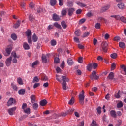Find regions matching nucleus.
<instances>
[{
	"label": "nucleus",
	"instance_id": "nucleus-55",
	"mask_svg": "<svg viewBox=\"0 0 126 126\" xmlns=\"http://www.w3.org/2000/svg\"><path fill=\"white\" fill-rule=\"evenodd\" d=\"M121 40V38L119 36H116L114 38V41L115 42H119Z\"/></svg>",
	"mask_w": 126,
	"mask_h": 126
},
{
	"label": "nucleus",
	"instance_id": "nucleus-10",
	"mask_svg": "<svg viewBox=\"0 0 126 126\" xmlns=\"http://www.w3.org/2000/svg\"><path fill=\"white\" fill-rule=\"evenodd\" d=\"M75 11V9L73 8H70L68 10V15L69 16H72V15L73 14V12Z\"/></svg>",
	"mask_w": 126,
	"mask_h": 126
},
{
	"label": "nucleus",
	"instance_id": "nucleus-46",
	"mask_svg": "<svg viewBox=\"0 0 126 126\" xmlns=\"http://www.w3.org/2000/svg\"><path fill=\"white\" fill-rule=\"evenodd\" d=\"M120 92H121V91H119L117 93L115 94V98H119L121 97V96H120Z\"/></svg>",
	"mask_w": 126,
	"mask_h": 126
},
{
	"label": "nucleus",
	"instance_id": "nucleus-61",
	"mask_svg": "<svg viewBox=\"0 0 126 126\" xmlns=\"http://www.w3.org/2000/svg\"><path fill=\"white\" fill-rule=\"evenodd\" d=\"M12 88L14 90H17V86L16 85L13 84V83L11 84Z\"/></svg>",
	"mask_w": 126,
	"mask_h": 126
},
{
	"label": "nucleus",
	"instance_id": "nucleus-35",
	"mask_svg": "<svg viewBox=\"0 0 126 126\" xmlns=\"http://www.w3.org/2000/svg\"><path fill=\"white\" fill-rule=\"evenodd\" d=\"M68 104L69 105H72L73 104H74V97H72L71 99L69 100Z\"/></svg>",
	"mask_w": 126,
	"mask_h": 126
},
{
	"label": "nucleus",
	"instance_id": "nucleus-5",
	"mask_svg": "<svg viewBox=\"0 0 126 126\" xmlns=\"http://www.w3.org/2000/svg\"><path fill=\"white\" fill-rule=\"evenodd\" d=\"M11 56H12V57H13V58H14V59L12 60L13 63H17V59H16V58L17 59H19L20 56L19 55H17L16 54V52H12Z\"/></svg>",
	"mask_w": 126,
	"mask_h": 126
},
{
	"label": "nucleus",
	"instance_id": "nucleus-17",
	"mask_svg": "<svg viewBox=\"0 0 126 126\" xmlns=\"http://www.w3.org/2000/svg\"><path fill=\"white\" fill-rule=\"evenodd\" d=\"M114 77H115V75H114V73L113 72H111L109 73L107 78L113 80V79H114Z\"/></svg>",
	"mask_w": 126,
	"mask_h": 126
},
{
	"label": "nucleus",
	"instance_id": "nucleus-12",
	"mask_svg": "<svg viewBox=\"0 0 126 126\" xmlns=\"http://www.w3.org/2000/svg\"><path fill=\"white\" fill-rule=\"evenodd\" d=\"M53 19L54 21H59L61 18L58 14H54L53 15Z\"/></svg>",
	"mask_w": 126,
	"mask_h": 126
},
{
	"label": "nucleus",
	"instance_id": "nucleus-47",
	"mask_svg": "<svg viewBox=\"0 0 126 126\" xmlns=\"http://www.w3.org/2000/svg\"><path fill=\"white\" fill-rule=\"evenodd\" d=\"M116 68V63H113L111 66V70H114Z\"/></svg>",
	"mask_w": 126,
	"mask_h": 126
},
{
	"label": "nucleus",
	"instance_id": "nucleus-23",
	"mask_svg": "<svg viewBox=\"0 0 126 126\" xmlns=\"http://www.w3.org/2000/svg\"><path fill=\"white\" fill-rule=\"evenodd\" d=\"M17 81L18 83L20 84V85H23V81L22 80V78L19 77L17 79Z\"/></svg>",
	"mask_w": 126,
	"mask_h": 126
},
{
	"label": "nucleus",
	"instance_id": "nucleus-1",
	"mask_svg": "<svg viewBox=\"0 0 126 126\" xmlns=\"http://www.w3.org/2000/svg\"><path fill=\"white\" fill-rule=\"evenodd\" d=\"M61 80L63 81L62 83L63 90H66V82H68L69 79L65 76H62Z\"/></svg>",
	"mask_w": 126,
	"mask_h": 126
},
{
	"label": "nucleus",
	"instance_id": "nucleus-44",
	"mask_svg": "<svg viewBox=\"0 0 126 126\" xmlns=\"http://www.w3.org/2000/svg\"><path fill=\"white\" fill-rule=\"evenodd\" d=\"M18 93L20 94H24L25 93V90L22 89L18 91Z\"/></svg>",
	"mask_w": 126,
	"mask_h": 126
},
{
	"label": "nucleus",
	"instance_id": "nucleus-28",
	"mask_svg": "<svg viewBox=\"0 0 126 126\" xmlns=\"http://www.w3.org/2000/svg\"><path fill=\"white\" fill-rule=\"evenodd\" d=\"M119 47L120 48H122V49H125L126 45L125 44V43L120 42H119Z\"/></svg>",
	"mask_w": 126,
	"mask_h": 126
},
{
	"label": "nucleus",
	"instance_id": "nucleus-58",
	"mask_svg": "<svg viewBox=\"0 0 126 126\" xmlns=\"http://www.w3.org/2000/svg\"><path fill=\"white\" fill-rule=\"evenodd\" d=\"M54 29V25H49L48 27H47V29L48 30H52V29Z\"/></svg>",
	"mask_w": 126,
	"mask_h": 126
},
{
	"label": "nucleus",
	"instance_id": "nucleus-34",
	"mask_svg": "<svg viewBox=\"0 0 126 126\" xmlns=\"http://www.w3.org/2000/svg\"><path fill=\"white\" fill-rule=\"evenodd\" d=\"M11 38L13 40H14V41H16V39H17V36H16V34L13 33L11 34Z\"/></svg>",
	"mask_w": 126,
	"mask_h": 126
},
{
	"label": "nucleus",
	"instance_id": "nucleus-22",
	"mask_svg": "<svg viewBox=\"0 0 126 126\" xmlns=\"http://www.w3.org/2000/svg\"><path fill=\"white\" fill-rule=\"evenodd\" d=\"M54 26L56 27V28H58V29H62V26H61V25L59 23H58V22H55L53 24Z\"/></svg>",
	"mask_w": 126,
	"mask_h": 126
},
{
	"label": "nucleus",
	"instance_id": "nucleus-63",
	"mask_svg": "<svg viewBox=\"0 0 126 126\" xmlns=\"http://www.w3.org/2000/svg\"><path fill=\"white\" fill-rule=\"evenodd\" d=\"M121 125H122V120H118L117 121V124H116V126H121Z\"/></svg>",
	"mask_w": 126,
	"mask_h": 126
},
{
	"label": "nucleus",
	"instance_id": "nucleus-27",
	"mask_svg": "<svg viewBox=\"0 0 126 126\" xmlns=\"http://www.w3.org/2000/svg\"><path fill=\"white\" fill-rule=\"evenodd\" d=\"M27 36L28 37H30L32 36V32H31V31L28 30L26 32Z\"/></svg>",
	"mask_w": 126,
	"mask_h": 126
},
{
	"label": "nucleus",
	"instance_id": "nucleus-20",
	"mask_svg": "<svg viewBox=\"0 0 126 126\" xmlns=\"http://www.w3.org/2000/svg\"><path fill=\"white\" fill-rule=\"evenodd\" d=\"M117 5L120 9H125V4L123 3H119Z\"/></svg>",
	"mask_w": 126,
	"mask_h": 126
},
{
	"label": "nucleus",
	"instance_id": "nucleus-51",
	"mask_svg": "<svg viewBox=\"0 0 126 126\" xmlns=\"http://www.w3.org/2000/svg\"><path fill=\"white\" fill-rule=\"evenodd\" d=\"M29 19L30 20V21H33V20H34L35 19L34 18V17H33V15L30 14L29 16Z\"/></svg>",
	"mask_w": 126,
	"mask_h": 126
},
{
	"label": "nucleus",
	"instance_id": "nucleus-30",
	"mask_svg": "<svg viewBox=\"0 0 126 126\" xmlns=\"http://www.w3.org/2000/svg\"><path fill=\"white\" fill-rule=\"evenodd\" d=\"M75 34L76 36H79L81 34V31L80 30H77L75 32Z\"/></svg>",
	"mask_w": 126,
	"mask_h": 126
},
{
	"label": "nucleus",
	"instance_id": "nucleus-14",
	"mask_svg": "<svg viewBox=\"0 0 126 126\" xmlns=\"http://www.w3.org/2000/svg\"><path fill=\"white\" fill-rule=\"evenodd\" d=\"M47 104H48V101H47L46 100V99H43V100L40 101V105L42 107H45V106H46V105H47Z\"/></svg>",
	"mask_w": 126,
	"mask_h": 126
},
{
	"label": "nucleus",
	"instance_id": "nucleus-42",
	"mask_svg": "<svg viewBox=\"0 0 126 126\" xmlns=\"http://www.w3.org/2000/svg\"><path fill=\"white\" fill-rule=\"evenodd\" d=\"M90 126H98V124H97L96 121H95L94 120H93Z\"/></svg>",
	"mask_w": 126,
	"mask_h": 126
},
{
	"label": "nucleus",
	"instance_id": "nucleus-43",
	"mask_svg": "<svg viewBox=\"0 0 126 126\" xmlns=\"http://www.w3.org/2000/svg\"><path fill=\"white\" fill-rule=\"evenodd\" d=\"M110 57L112 59H116L118 57V54L117 53H113L111 54Z\"/></svg>",
	"mask_w": 126,
	"mask_h": 126
},
{
	"label": "nucleus",
	"instance_id": "nucleus-33",
	"mask_svg": "<svg viewBox=\"0 0 126 126\" xmlns=\"http://www.w3.org/2000/svg\"><path fill=\"white\" fill-rule=\"evenodd\" d=\"M48 80L49 79L48 78V77L46 75H43L41 77V80H42L43 81H48Z\"/></svg>",
	"mask_w": 126,
	"mask_h": 126
},
{
	"label": "nucleus",
	"instance_id": "nucleus-60",
	"mask_svg": "<svg viewBox=\"0 0 126 126\" xmlns=\"http://www.w3.org/2000/svg\"><path fill=\"white\" fill-rule=\"evenodd\" d=\"M86 21V19H84V18H83V19H81L80 21H79V23L80 24H82L83 23H84L85 21Z\"/></svg>",
	"mask_w": 126,
	"mask_h": 126
},
{
	"label": "nucleus",
	"instance_id": "nucleus-18",
	"mask_svg": "<svg viewBox=\"0 0 126 126\" xmlns=\"http://www.w3.org/2000/svg\"><path fill=\"white\" fill-rule=\"evenodd\" d=\"M32 40L33 42L36 43L38 41V36L36 35V33H34L32 37Z\"/></svg>",
	"mask_w": 126,
	"mask_h": 126
},
{
	"label": "nucleus",
	"instance_id": "nucleus-38",
	"mask_svg": "<svg viewBox=\"0 0 126 126\" xmlns=\"http://www.w3.org/2000/svg\"><path fill=\"white\" fill-rule=\"evenodd\" d=\"M90 35V32H86L83 34V37L85 38L86 37H88L89 35Z\"/></svg>",
	"mask_w": 126,
	"mask_h": 126
},
{
	"label": "nucleus",
	"instance_id": "nucleus-31",
	"mask_svg": "<svg viewBox=\"0 0 126 126\" xmlns=\"http://www.w3.org/2000/svg\"><path fill=\"white\" fill-rule=\"evenodd\" d=\"M72 112H74V108H70V109H69L67 111V114L71 115V114H72Z\"/></svg>",
	"mask_w": 126,
	"mask_h": 126
},
{
	"label": "nucleus",
	"instance_id": "nucleus-56",
	"mask_svg": "<svg viewBox=\"0 0 126 126\" xmlns=\"http://www.w3.org/2000/svg\"><path fill=\"white\" fill-rule=\"evenodd\" d=\"M120 20L122 22H124V23H126V18L124 17H121Z\"/></svg>",
	"mask_w": 126,
	"mask_h": 126
},
{
	"label": "nucleus",
	"instance_id": "nucleus-36",
	"mask_svg": "<svg viewBox=\"0 0 126 126\" xmlns=\"http://www.w3.org/2000/svg\"><path fill=\"white\" fill-rule=\"evenodd\" d=\"M77 4H78L79 6H80V7H85V6H86V4L82 2H78Z\"/></svg>",
	"mask_w": 126,
	"mask_h": 126
},
{
	"label": "nucleus",
	"instance_id": "nucleus-3",
	"mask_svg": "<svg viewBox=\"0 0 126 126\" xmlns=\"http://www.w3.org/2000/svg\"><path fill=\"white\" fill-rule=\"evenodd\" d=\"M11 51H12V45H10L8 46L7 48H6L5 51L6 53H3L4 56L6 57L10 55V53H11Z\"/></svg>",
	"mask_w": 126,
	"mask_h": 126
},
{
	"label": "nucleus",
	"instance_id": "nucleus-49",
	"mask_svg": "<svg viewBox=\"0 0 126 126\" xmlns=\"http://www.w3.org/2000/svg\"><path fill=\"white\" fill-rule=\"evenodd\" d=\"M95 27L96 29H100L101 28V24L97 23L95 24Z\"/></svg>",
	"mask_w": 126,
	"mask_h": 126
},
{
	"label": "nucleus",
	"instance_id": "nucleus-11",
	"mask_svg": "<svg viewBox=\"0 0 126 126\" xmlns=\"http://www.w3.org/2000/svg\"><path fill=\"white\" fill-rule=\"evenodd\" d=\"M110 7V5L104 6L103 7H102L101 9V12H106L107 10H108Z\"/></svg>",
	"mask_w": 126,
	"mask_h": 126
},
{
	"label": "nucleus",
	"instance_id": "nucleus-6",
	"mask_svg": "<svg viewBox=\"0 0 126 126\" xmlns=\"http://www.w3.org/2000/svg\"><path fill=\"white\" fill-rule=\"evenodd\" d=\"M101 48L103 52L107 53L108 51V43L106 42H103L101 44Z\"/></svg>",
	"mask_w": 126,
	"mask_h": 126
},
{
	"label": "nucleus",
	"instance_id": "nucleus-40",
	"mask_svg": "<svg viewBox=\"0 0 126 126\" xmlns=\"http://www.w3.org/2000/svg\"><path fill=\"white\" fill-rule=\"evenodd\" d=\"M102 107H98L97 109H96V111L98 113V115H100L101 114V113H102Z\"/></svg>",
	"mask_w": 126,
	"mask_h": 126
},
{
	"label": "nucleus",
	"instance_id": "nucleus-32",
	"mask_svg": "<svg viewBox=\"0 0 126 126\" xmlns=\"http://www.w3.org/2000/svg\"><path fill=\"white\" fill-rule=\"evenodd\" d=\"M67 63L69 65H72V64H73V61H72V59H68Z\"/></svg>",
	"mask_w": 126,
	"mask_h": 126
},
{
	"label": "nucleus",
	"instance_id": "nucleus-52",
	"mask_svg": "<svg viewBox=\"0 0 126 126\" xmlns=\"http://www.w3.org/2000/svg\"><path fill=\"white\" fill-rule=\"evenodd\" d=\"M38 63H39V61H35L34 62H33L32 64V67L34 68L35 66L37 65L38 64Z\"/></svg>",
	"mask_w": 126,
	"mask_h": 126
},
{
	"label": "nucleus",
	"instance_id": "nucleus-57",
	"mask_svg": "<svg viewBox=\"0 0 126 126\" xmlns=\"http://www.w3.org/2000/svg\"><path fill=\"white\" fill-rule=\"evenodd\" d=\"M59 4L60 6H63V0H58Z\"/></svg>",
	"mask_w": 126,
	"mask_h": 126
},
{
	"label": "nucleus",
	"instance_id": "nucleus-26",
	"mask_svg": "<svg viewBox=\"0 0 126 126\" xmlns=\"http://www.w3.org/2000/svg\"><path fill=\"white\" fill-rule=\"evenodd\" d=\"M42 63H47V57L45 56V55H42Z\"/></svg>",
	"mask_w": 126,
	"mask_h": 126
},
{
	"label": "nucleus",
	"instance_id": "nucleus-64",
	"mask_svg": "<svg viewBox=\"0 0 126 126\" xmlns=\"http://www.w3.org/2000/svg\"><path fill=\"white\" fill-rule=\"evenodd\" d=\"M28 43H29V44H32V39H31V37H28Z\"/></svg>",
	"mask_w": 126,
	"mask_h": 126
},
{
	"label": "nucleus",
	"instance_id": "nucleus-48",
	"mask_svg": "<svg viewBox=\"0 0 126 126\" xmlns=\"http://www.w3.org/2000/svg\"><path fill=\"white\" fill-rule=\"evenodd\" d=\"M54 63H60V59L58 57H56L54 59Z\"/></svg>",
	"mask_w": 126,
	"mask_h": 126
},
{
	"label": "nucleus",
	"instance_id": "nucleus-62",
	"mask_svg": "<svg viewBox=\"0 0 126 126\" xmlns=\"http://www.w3.org/2000/svg\"><path fill=\"white\" fill-rule=\"evenodd\" d=\"M97 66H98V64H97V63H94L93 64V68L94 69H96V68H97Z\"/></svg>",
	"mask_w": 126,
	"mask_h": 126
},
{
	"label": "nucleus",
	"instance_id": "nucleus-53",
	"mask_svg": "<svg viewBox=\"0 0 126 126\" xmlns=\"http://www.w3.org/2000/svg\"><path fill=\"white\" fill-rule=\"evenodd\" d=\"M78 63H83V57H80L79 58Z\"/></svg>",
	"mask_w": 126,
	"mask_h": 126
},
{
	"label": "nucleus",
	"instance_id": "nucleus-9",
	"mask_svg": "<svg viewBox=\"0 0 126 126\" xmlns=\"http://www.w3.org/2000/svg\"><path fill=\"white\" fill-rule=\"evenodd\" d=\"M11 61H12V57H10L6 60L5 63L6 66H10L11 64Z\"/></svg>",
	"mask_w": 126,
	"mask_h": 126
},
{
	"label": "nucleus",
	"instance_id": "nucleus-59",
	"mask_svg": "<svg viewBox=\"0 0 126 126\" xmlns=\"http://www.w3.org/2000/svg\"><path fill=\"white\" fill-rule=\"evenodd\" d=\"M81 12H82V10H81V9H79L76 11V14L78 15L81 14Z\"/></svg>",
	"mask_w": 126,
	"mask_h": 126
},
{
	"label": "nucleus",
	"instance_id": "nucleus-16",
	"mask_svg": "<svg viewBox=\"0 0 126 126\" xmlns=\"http://www.w3.org/2000/svg\"><path fill=\"white\" fill-rule=\"evenodd\" d=\"M110 114L112 118H117V112L115 110H111Z\"/></svg>",
	"mask_w": 126,
	"mask_h": 126
},
{
	"label": "nucleus",
	"instance_id": "nucleus-19",
	"mask_svg": "<svg viewBox=\"0 0 126 126\" xmlns=\"http://www.w3.org/2000/svg\"><path fill=\"white\" fill-rule=\"evenodd\" d=\"M23 48L25 50H29L30 46L28 44L27 42H24L23 44Z\"/></svg>",
	"mask_w": 126,
	"mask_h": 126
},
{
	"label": "nucleus",
	"instance_id": "nucleus-37",
	"mask_svg": "<svg viewBox=\"0 0 126 126\" xmlns=\"http://www.w3.org/2000/svg\"><path fill=\"white\" fill-rule=\"evenodd\" d=\"M66 13H67V12L66 11V9L62 10L61 12V14L62 16H64V15H66Z\"/></svg>",
	"mask_w": 126,
	"mask_h": 126
},
{
	"label": "nucleus",
	"instance_id": "nucleus-29",
	"mask_svg": "<svg viewBox=\"0 0 126 126\" xmlns=\"http://www.w3.org/2000/svg\"><path fill=\"white\" fill-rule=\"evenodd\" d=\"M50 3L52 6H54V5H56V4H57V0H51L50 2Z\"/></svg>",
	"mask_w": 126,
	"mask_h": 126
},
{
	"label": "nucleus",
	"instance_id": "nucleus-21",
	"mask_svg": "<svg viewBox=\"0 0 126 126\" xmlns=\"http://www.w3.org/2000/svg\"><path fill=\"white\" fill-rule=\"evenodd\" d=\"M93 67V65L92 63H90L87 66V69L88 71H91L92 68Z\"/></svg>",
	"mask_w": 126,
	"mask_h": 126
},
{
	"label": "nucleus",
	"instance_id": "nucleus-4",
	"mask_svg": "<svg viewBox=\"0 0 126 126\" xmlns=\"http://www.w3.org/2000/svg\"><path fill=\"white\" fill-rule=\"evenodd\" d=\"M90 78L92 80H98L99 79V76L97 75V72L95 71H93L92 73V74L90 75Z\"/></svg>",
	"mask_w": 126,
	"mask_h": 126
},
{
	"label": "nucleus",
	"instance_id": "nucleus-50",
	"mask_svg": "<svg viewBox=\"0 0 126 126\" xmlns=\"http://www.w3.org/2000/svg\"><path fill=\"white\" fill-rule=\"evenodd\" d=\"M51 46H56V45H57V41L55 40H51Z\"/></svg>",
	"mask_w": 126,
	"mask_h": 126
},
{
	"label": "nucleus",
	"instance_id": "nucleus-39",
	"mask_svg": "<svg viewBox=\"0 0 126 126\" xmlns=\"http://www.w3.org/2000/svg\"><path fill=\"white\" fill-rule=\"evenodd\" d=\"M39 80H40L39 79V78H38L37 76H35V77L33 78L32 82H33V83H35V82H39Z\"/></svg>",
	"mask_w": 126,
	"mask_h": 126
},
{
	"label": "nucleus",
	"instance_id": "nucleus-15",
	"mask_svg": "<svg viewBox=\"0 0 126 126\" xmlns=\"http://www.w3.org/2000/svg\"><path fill=\"white\" fill-rule=\"evenodd\" d=\"M20 24H21V21L20 20H18L15 23V24L14 25L13 28H15V29H17V28H18L19 26H20Z\"/></svg>",
	"mask_w": 126,
	"mask_h": 126
},
{
	"label": "nucleus",
	"instance_id": "nucleus-25",
	"mask_svg": "<svg viewBox=\"0 0 126 126\" xmlns=\"http://www.w3.org/2000/svg\"><path fill=\"white\" fill-rule=\"evenodd\" d=\"M61 25L63 29H66V27H67V26L66 25V23H65V21H62L61 22Z\"/></svg>",
	"mask_w": 126,
	"mask_h": 126
},
{
	"label": "nucleus",
	"instance_id": "nucleus-13",
	"mask_svg": "<svg viewBox=\"0 0 126 126\" xmlns=\"http://www.w3.org/2000/svg\"><path fill=\"white\" fill-rule=\"evenodd\" d=\"M30 99L32 104H34V103L36 102V96L34 94H32L30 97Z\"/></svg>",
	"mask_w": 126,
	"mask_h": 126
},
{
	"label": "nucleus",
	"instance_id": "nucleus-8",
	"mask_svg": "<svg viewBox=\"0 0 126 126\" xmlns=\"http://www.w3.org/2000/svg\"><path fill=\"white\" fill-rule=\"evenodd\" d=\"M16 111V107H13L8 109V113L10 116H13V113Z\"/></svg>",
	"mask_w": 126,
	"mask_h": 126
},
{
	"label": "nucleus",
	"instance_id": "nucleus-2",
	"mask_svg": "<svg viewBox=\"0 0 126 126\" xmlns=\"http://www.w3.org/2000/svg\"><path fill=\"white\" fill-rule=\"evenodd\" d=\"M84 98H85V96L84 95V91L82 90V92L79 94V103L81 105H83V104H84Z\"/></svg>",
	"mask_w": 126,
	"mask_h": 126
},
{
	"label": "nucleus",
	"instance_id": "nucleus-54",
	"mask_svg": "<svg viewBox=\"0 0 126 126\" xmlns=\"http://www.w3.org/2000/svg\"><path fill=\"white\" fill-rule=\"evenodd\" d=\"M121 68H122V69H123L124 72H125V75H126V67L125 66V65H121Z\"/></svg>",
	"mask_w": 126,
	"mask_h": 126
},
{
	"label": "nucleus",
	"instance_id": "nucleus-24",
	"mask_svg": "<svg viewBox=\"0 0 126 126\" xmlns=\"http://www.w3.org/2000/svg\"><path fill=\"white\" fill-rule=\"evenodd\" d=\"M39 107V105H38V103H34L32 105V108L33 110H35V111H37L38 110V108Z\"/></svg>",
	"mask_w": 126,
	"mask_h": 126
},
{
	"label": "nucleus",
	"instance_id": "nucleus-45",
	"mask_svg": "<svg viewBox=\"0 0 126 126\" xmlns=\"http://www.w3.org/2000/svg\"><path fill=\"white\" fill-rule=\"evenodd\" d=\"M123 106H124V105L123 104V102H122V101L119 102L117 105V108H122Z\"/></svg>",
	"mask_w": 126,
	"mask_h": 126
},
{
	"label": "nucleus",
	"instance_id": "nucleus-41",
	"mask_svg": "<svg viewBox=\"0 0 126 126\" xmlns=\"http://www.w3.org/2000/svg\"><path fill=\"white\" fill-rule=\"evenodd\" d=\"M24 112L26 114H28V115H29L30 114V108H27L26 109H24Z\"/></svg>",
	"mask_w": 126,
	"mask_h": 126
},
{
	"label": "nucleus",
	"instance_id": "nucleus-7",
	"mask_svg": "<svg viewBox=\"0 0 126 126\" xmlns=\"http://www.w3.org/2000/svg\"><path fill=\"white\" fill-rule=\"evenodd\" d=\"M16 103V100L13 98H10L7 103V106L9 107Z\"/></svg>",
	"mask_w": 126,
	"mask_h": 126
}]
</instances>
